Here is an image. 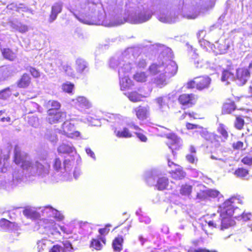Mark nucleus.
I'll return each mask as SVG.
<instances>
[{
	"instance_id": "obj_1",
	"label": "nucleus",
	"mask_w": 252,
	"mask_h": 252,
	"mask_svg": "<svg viewBox=\"0 0 252 252\" xmlns=\"http://www.w3.org/2000/svg\"><path fill=\"white\" fill-rule=\"evenodd\" d=\"M97 4L89 0L82 1L76 9L75 15L83 23L91 24L93 15L98 11Z\"/></svg>"
},
{
	"instance_id": "obj_2",
	"label": "nucleus",
	"mask_w": 252,
	"mask_h": 252,
	"mask_svg": "<svg viewBox=\"0 0 252 252\" xmlns=\"http://www.w3.org/2000/svg\"><path fill=\"white\" fill-rule=\"evenodd\" d=\"M238 199L235 197H231L226 200L220 208V216L221 218V229L228 228L231 225V218L234 214L235 208H237L236 202Z\"/></svg>"
},
{
	"instance_id": "obj_3",
	"label": "nucleus",
	"mask_w": 252,
	"mask_h": 252,
	"mask_svg": "<svg viewBox=\"0 0 252 252\" xmlns=\"http://www.w3.org/2000/svg\"><path fill=\"white\" fill-rule=\"evenodd\" d=\"M220 135L215 133H209L206 140L211 144L212 148H218L221 146V143L224 142L228 138L229 134L226 126L222 123L219 124L217 129Z\"/></svg>"
},
{
	"instance_id": "obj_4",
	"label": "nucleus",
	"mask_w": 252,
	"mask_h": 252,
	"mask_svg": "<svg viewBox=\"0 0 252 252\" xmlns=\"http://www.w3.org/2000/svg\"><path fill=\"white\" fill-rule=\"evenodd\" d=\"M211 82V79L209 77L200 76L189 81L186 84V87L188 89L195 88L199 91H202L208 88Z\"/></svg>"
},
{
	"instance_id": "obj_5",
	"label": "nucleus",
	"mask_w": 252,
	"mask_h": 252,
	"mask_svg": "<svg viewBox=\"0 0 252 252\" xmlns=\"http://www.w3.org/2000/svg\"><path fill=\"white\" fill-rule=\"evenodd\" d=\"M59 132L72 139L77 138L80 135V132L75 130L74 125L69 120H66L62 124L61 129L59 130Z\"/></svg>"
},
{
	"instance_id": "obj_6",
	"label": "nucleus",
	"mask_w": 252,
	"mask_h": 252,
	"mask_svg": "<svg viewBox=\"0 0 252 252\" xmlns=\"http://www.w3.org/2000/svg\"><path fill=\"white\" fill-rule=\"evenodd\" d=\"M197 98V95L193 93L182 94L179 95L177 100L182 106L190 107L196 104Z\"/></svg>"
},
{
	"instance_id": "obj_7",
	"label": "nucleus",
	"mask_w": 252,
	"mask_h": 252,
	"mask_svg": "<svg viewBox=\"0 0 252 252\" xmlns=\"http://www.w3.org/2000/svg\"><path fill=\"white\" fill-rule=\"evenodd\" d=\"M66 117L65 112L58 111L47 112L46 121L49 124H54L60 123Z\"/></svg>"
},
{
	"instance_id": "obj_8",
	"label": "nucleus",
	"mask_w": 252,
	"mask_h": 252,
	"mask_svg": "<svg viewBox=\"0 0 252 252\" xmlns=\"http://www.w3.org/2000/svg\"><path fill=\"white\" fill-rule=\"evenodd\" d=\"M250 71L246 67H239L236 70V77L240 85L246 84L250 77Z\"/></svg>"
},
{
	"instance_id": "obj_9",
	"label": "nucleus",
	"mask_w": 252,
	"mask_h": 252,
	"mask_svg": "<svg viewBox=\"0 0 252 252\" xmlns=\"http://www.w3.org/2000/svg\"><path fill=\"white\" fill-rule=\"evenodd\" d=\"M168 140L166 144L168 147L173 152L180 149L181 144L180 143V139L174 133H169L166 135Z\"/></svg>"
},
{
	"instance_id": "obj_10",
	"label": "nucleus",
	"mask_w": 252,
	"mask_h": 252,
	"mask_svg": "<svg viewBox=\"0 0 252 252\" xmlns=\"http://www.w3.org/2000/svg\"><path fill=\"white\" fill-rule=\"evenodd\" d=\"M130 225L126 221L115 227L113 231L117 234V236H121L123 238L128 234Z\"/></svg>"
},
{
	"instance_id": "obj_11",
	"label": "nucleus",
	"mask_w": 252,
	"mask_h": 252,
	"mask_svg": "<svg viewBox=\"0 0 252 252\" xmlns=\"http://www.w3.org/2000/svg\"><path fill=\"white\" fill-rule=\"evenodd\" d=\"M192 189L193 186L188 183L182 184L179 189V194L184 199L190 198Z\"/></svg>"
},
{
	"instance_id": "obj_12",
	"label": "nucleus",
	"mask_w": 252,
	"mask_h": 252,
	"mask_svg": "<svg viewBox=\"0 0 252 252\" xmlns=\"http://www.w3.org/2000/svg\"><path fill=\"white\" fill-rule=\"evenodd\" d=\"M28 157V154L27 153L22 152L18 146H15L13 161L16 164H20L21 162L27 159Z\"/></svg>"
},
{
	"instance_id": "obj_13",
	"label": "nucleus",
	"mask_w": 252,
	"mask_h": 252,
	"mask_svg": "<svg viewBox=\"0 0 252 252\" xmlns=\"http://www.w3.org/2000/svg\"><path fill=\"white\" fill-rule=\"evenodd\" d=\"M63 9V3L60 2H55L51 7V10L49 17V21L53 22L57 17Z\"/></svg>"
},
{
	"instance_id": "obj_14",
	"label": "nucleus",
	"mask_w": 252,
	"mask_h": 252,
	"mask_svg": "<svg viewBox=\"0 0 252 252\" xmlns=\"http://www.w3.org/2000/svg\"><path fill=\"white\" fill-rule=\"evenodd\" d=\"M32 83V78L27 73H24L17 81V86L19 88H28Z\"/></svg>"
},
{
	"instance_id": "obj_15",
	"label": "nucleus",
	"mask_w": 252,
	"mask_h": 252,
	"mask_svg": "<svg viewBox=\"0 0 252 252\" xmlns=\"http://www.w3.org/2000/svg\"><path fill=\"white\" fill-rule=\"evenodd\" d=\"M34 168L36 173L38 175H42L49 173L50 165L48 162H45L43 164L39 161H36Z\"/></svg>"
},
{
	"instance_id": "obj_16",
	"label": "nucleus",
	"mask_w": 252,
	"mask_h": 252,
	"mask_svg": "<svg viewBox=\"0 0 252 252\" xmlns=\"http://www.w3.org/2000/svg\"><path fill=\"white\" fill-rule=\"evenodd\" d=\"M61 104L56 100H49L44 104L47 109V112L60 111Z\"/></svg>"
},
{
	"instance_id": "obj_17",
	"label": "nucleus",
	"mask_w": 252,
	"mask_h": 252,
	"mask_svg": "<svg viewBox=\"0 0 252 252\" xmlns=\"http://www.w3.org/2000/svg\"><path fill=\"white\" fill-rule=\"evenodd\" d=\"M171 177L175 180H181L185 178L186 174L183 170V168L180 166L176 168L174 170L169 172Z\"/></svg>"
},
{
	"instance_id": "obj_18",
	"label": "nucleus",
	"mask_w": 252,
	"mask_h": 252,
	"mask_svg": "<svg viewBox=\"0 0 252 252\" xmlns=\"http://www.w3.org/2000/svg\"><path fill=\"white\" fill-rule=\"evenodd\" d=\"M136 117L140 120H144L147 118L148 110L146 107L139 105L134 109Z\"/></svg>"
},
{
	"instance_id": "obj_19",
	"label": "nucleus",
	"mask_w": 252,
	"mask_h": 252,
	"mask_svg": "<svg viewBox=\"0 0 252 252\" xmlns=\"http://www.w3.org/2000/svg\"><path fill=\"white\" fill-rule=\"evenodd\" d=\"M178 66L174 62H170L166 66H164L163 73L172 76L176 74Z\"/></svg>"
},
{
	"instance_id": "obj_20",
	"label": "nucleus",
	"mask_w": 252,
	"mask_h": 252,
	"mask_svg": "<svg viewBox=\"0 0 252 252\" xmlns=\"http://www.w3.org/2000/svg\"><path fill=\"white\" fill-rule=\"evenodd\" d=\"M101 241L103 244L106 243V239L103 236H97V238L92 239L90 243V247L96 250H100L102 248Z\"/></svg>"
},
{
	"instance_id": "obj_21",
	"label": "nucleus",
	"mask_w": 252,
	"mask_h": 252,
	"mask_svg": "<svg viewBox=\"0 0 252 252\" xmlns=\"http://www.w3.org/2000/svg\"><path fill=\"white\" fill-rule=\"evenodd\" d=\"M124 239L121 236H117L113 240L112 246L115 252H120L123 250Z\"/></svg>"
},
{
	"instance_id": "obj_22",
	"label": "nucleus",
	"mask_w": 252,
	"mask_h": 252,
	"mask_svg": "<svg viewBox=\"0 0 252 252\" xmlns=\"http://www.w3.org/2000/svg\"><path fill=\"white\" fill-rule=\"evenodd\" d=\"M149 70L153 75H156L160 72H164V64L163 63L158 64L156 63H152L149 67Z\"/></svg>"
},
{
	"instance_id": "obj_23",
	"label": "nucleus",
	"mask_w": 252,
	"mask_h": 252,
	"mask_svg": "<svg viewBox=\"0 0 252 252\" xmlns=\"http://www.w3.org/2000/svg\"><path fill=\"white\" fill-rule=\"evenodd\" d=\"M75 150V148L69 144L62 143L59 145L57 151L59 154H70Z\"/></svg>"
},
{
	"instance_id": "obj_24",
	"label": "nucleus",
	"mask_w": 252,
	"mask_h": 252,
	"mask_svg": "<svg viewBox=\"0 0 252 252\" xmlns=\"http://www.w3.org/2000/svg\"><path fill=\"white\" fill-rule=\"evenodd\" d=\"M24 215L28 219L36 220L40 218V214L31 208H25L23 212Z\"/></svg>"
},
{
	"instance_id": "obj_25",
	"label": "nucleus",
	"mask_w": 252,
	"mask_h": 252,
	"mask_svg": "<svg viewBox=\"0 0 252 252\" xmlns=\"http://www.w3.org/2000/svg\"><path fill=\"white\" fill-rule=\"evenodd\" d=\"M116 136L118 138H130L133 136L132 132L127 127H124L122 130H115Z\"/></svg>"
},
{
	"instance_id": "obj_26",
	"label": "nucleus",
	"mask_w": 252,
	"mask_h": 252,
	"mask_svg": "<svg viewBox=\"0 0 252 252\" xmlns=\"http://www.w3.org/2000/svg\"><path fill=\"white\" fill-rule=\"evenodd\" d=\"M169 181L166 177L159 178L157 181L156 187L158 190H163L166 189L168 186Z\"/></svg>"
},
{
	"instance_id": "obj_27",
	"label": "nucleus",
	"mask_w": 252,
	"mask_h": 252,
	"mask_svg": "<svg viewBox=\"0 0 252 252\" xmlns=\"http://www.w3.org/2000/svg\"><path fill=\"white\" fill-rule=\"evenodd\" d=\"M222 108L224 113L230 114L236 109V106L233 101H229L223 104Z\"/></svg>"
},
{
	"instance_id": "obj_28",
	"label": "nucleus",
	"mask_w": 252,
	"mask_h": 252,
	"mask_svg": "<svg viewBox=\"0 0 252 252\" xmlns=\"http://www.w3.org/2000/svg\"><path fill=\"white\" fill-rule=\"evenodd\" d=\"M1 53L4 57L6 60L9 61H13L15 58L14 53L13 51L9 48H5L1 50Z\"/></svg>"
},
{
	"instance_id": "obj_29",
	"label": "nucleus",
	"mask_w": 252,
	"mask_h": 252,
	"mask_svg": "<svg viewBox=\"0 0 252 252\" xmlns=\"http://www.w3.org/2000/svg\"><path fill=\"white\" fill-rule=\"evenodd\" d=\"M148 75L145 72H136L133 76V78L138 82H145L148 79Z\"/></svg>"
},
{
	"instance_id": "obj_30",
	"label": "nucleus",
	"mask_w": 252,
	"mask_h": 252,
	"mask_svg": "<svg viewBox=\"0 0 252 252\" xmlns=\"http://www.w3.org/2000/svg\"><path fill=\"white\" fill-rule=\"evenodd\" d=\"M76 64V70L78 73L81 74L88 71V67L85 62L82 60H78L77 61Z\"/></svg>"
},
{
	"instance_id": "obj_31",
	"label": "nucleus",
	"mask_w": 252,
	"mask_h": 252,
	"mask_svg": "<svg viewBox=\"0 0 252 252\" xmlns=\"http://www.w3.org/2000/svg\"><path fill=\"white\" fill-rule=\"evenodd\" d=\"M127 97L131 101L136 102L140 101L144 96L136 91H132L128 94Z\"/></svg>"
},
{
	"instance_id": "obj_32",
	"label": "nucleus",
	"mask_w": 252,
	"mask_h": 252,
	"mask_svg": "<svg viewBox=\"0 0 252 252\" xmlns=\"http://www.w3.org/2000/svg\"><path fill=\"white\" fill-rule=\"evenodd\" d=\"M249 171L245 168L239 167L236 169L234 172V175L238 177L243 178L249 174Z\"/></svg>"
},
{
	"instance_id": "obj_33",
	"label": "nucleus",
	"mask_w": 252,
	"mask_h": 252,
	"mask_svg": "<svg viewBox=\"0 0 252 252\" xmlns=\"http://www.w3.org/2000/svg\"><path fill=\"white\" fill-rule=\"evenodd\" d=\"M11 119L9 115L6 113L5 109L0 110V122L2 123H9Z\"/></svg>"
},
{
	"instance_id": "obj_34",
	"label": "nucleus",
	"mask_w": 252,
	"mask_h": 252,
	"mask_svg": "<svg viewBox=\"0 0 252 252\" xmlns=\"http://www.w3.org/2000/svg\"><path fill=\"white\" fill-rule=\"evenodd\" d=\"M196 113L194 112H184L180 117V120H185L187 119V117H188L189 120L196 119Z\"/></svg>"
},
{
	"instance_id": "obj_35",
	"label": "nucleus",
	"mask_w": 252,
	"mask_h": 252,
	"mask_svg": "<svg viewBox=\"0 0 252 252\" xmlns=\"http://www.w3.org/2000/svg\"><path fill=\"white\" fill-rule=\"evenodd\" d=\"M16 225L15 222H12L7 219L2 218L0 220V226L2 228L8 229L10 227Z\"/></svg>"
},
{
	"instance_id": "obj_36",
	"label": "nucleus",
	"mask_w": 252,
	"mask_h": 252,
	"mask_svg": "<svg viewBox=\"0 0 252 252\" xmlns=\"http://www.w3.org/2000/svg\"><path fill=\"white\" fill-rule=\"evenodd\" d=\"M245 125L244 119L240 116L236 117L234 123V126L238 130H241L243 128Z\"/></svg>"
},
{
	"instance_id": "obj_37",
	"label": "nucleus",
	"mask_w": 252,
	"mask_h": 252,
	"mask_svg": "<svg viewBox=\"0 0 252 252\" xmlns=\"http://www.w3.org/2000/svg\"><path fill=\"white\" fill-rule=\"evenodd\" d=\"M232 147L234 150L242 151L245 150L244 142L241 141L233 142L232 144Z\"/></svg>"
},
{
	"instance_id": "obj_38",
	"label": "nucleus",
	"mask_w": 252,
	"mask_h": 252,
	"mask_svg": "<svg viewBox=\"0 0 252 252\" xmlns=\"http://www.w3.org/2000/svg\"><path fill=\"white\" fill-rule=\"evenodd\" d=\"M222 152H223L221 150V149L219 150L218 151L216 150L212 151L211 158L213 159L220 160L222 159L221 155Z\"/></svg>"
},
{
	"instance_id": "obj_39",
	"label": "nucleus",
	"mask_w": 252,
	"mask_h": 252,
	"mask_svg": "<svg viewBox=\"0 0 252 252\" xmlns=\"http://www.w3.org/2000/svg\"><path fill=\"white\" fill-rule=\"evenodd\" d=\"M233 74L228 70H224L222 72L221 80L227 81L229 79L232 78Z\"/></svg>"
},
{
	"instance_id": "obj_40",
	"label": "nucleus",
	"mask_w": 252,
	"mask_h": 252,
	"mask_svg": "<svg viewBox=\"0 0 252 252\" xmlns=\"http://www.w3.org/2000/svg\"><path fill=\"white\" fill-rule=\"evenodd\" d=\"M111 226L110 224H106L104 227L99 228L98 229V232L100 234L98 236L104 237L107 235L110 231V227Z\"/></svg>"
},
{
	"instance_id": "obj_41",
	"label": "nucleus",
	"mask_w": 252,
	"mask_h": 252,
	"mask_svg": "<svg viewBox=\"0 0 252 252\" xmlns=\"http://www.w3.org/2000/svg\"><path fill=\"white\" fill-rule=\"evenodd\" d=\"M27 69L29 70L30 74L32 75L33 78H39L40 76V71L32 66H29Z\"/></svg>"
},
{
	"instance_id": "obj_42",
	"label": "nucleus",
	"mask_w": 252,
	"mask_h": 252,
	"mask_svg": "<svg viewBox=\"0 0 252 252\" xmlns=\"http://www.w3.org/2000/svg\"><path fill=\"white\" fill-rule=\"evenodd\" d=\"M47 139L51 143L56 144L58 141L57 135L54 132H50L47 134Z\"/></svg>"
},
{
	"instance_id": "obj_43",
	"label": "nucleus",
	"mask_w": 252,
	"mask_h": 252,
	"mask_svg": "<svg viewBox=\"0 0 252 252\" xmlns=\"http://www.w3.org/2000/svg\"><path fill=\"white\" fill-rule=\"evenodd\" d=\"M7 91L10 92L9 87L0 91V99L5 100L10 96V94L6 93Z\"/></svg>"
},
{
	"instance_id": "obj_44",
	"label": "nucleus",
	"mask_w": 252,
	"mask_h": 252,
	"mask_svg": "<svg viewBox=\"0 0 252 252\" xmlns=\"http://www.w3.org/2000/svg\"><path fill=\"white\" fill-rule=\"evenodd\" d=\"M74 88V85L72 83H64L62 85V88L65 92L70 93Z\"/></svg>"
},
{
	"instance_id": "obj_45",
	"label": "nucleus",
	"mask_w": 252,
	"mask_h": 252,
	"mask_svg": "<svg viewBox=\"0 0 252 252\" xmlns=\"http://www.w3.org/2000/svg\"><path fill=\"white\" fill-rule=\"evenodd\" d=\"M155 83L160 87L165 85L166 84L165 76L156 78L155 80Z\"/></svg>"
},
{
	"instance_id": "obj_46",
	"label": "nucleus",
	"mask_w": 252,
	"mask_h": 252,
	"mask_svg": "<svg viewBox=\"0 0 252 252\" xmlns=\"http://www.w3.org/2000/svg\"><path fill=\"white\" fill-rule=\"evenodd\" d=\"M21 167L24 170H28L32 167V162L28 160H25L20 163Z\"/></svg>"
},
{
	"instance_id": "obj_47",
	"label": "nucleus",
	"mask_w": 252,
	"mask_h": 252,
	"mask_svg": "<svg viewBox=\"0 0 252 252\" xmlns=\"http://www.w3.org/2000/svg\"><path fill=\"white\" fill-rule=\"evenodd\" d=\"M16 30L21 33H24L28 31L29 28L27 25L20 24L17 26Z\"/></svg>"
},
{
	"instance_id": "obj_48",
	"label": "nucleus",
	"mask_w": 252,
	"mask_h": 252,
	"mask_svg": "<svg viewBox=\"0 0 252 252\" xmlns=\"http://www.w3.org/2000/svg\"><path fill=\"white\" fill-rule=\"evenodd\" d=\"M241 162L247 165L251 166L252 165V157L250 156H245L241 159Z\"/></svg>"
},
{
	"instance_id": "obj_49",
	"label": "nucleus",
	"mask_w": 252,
	"mask_h": 252,
	"mask_svg": "<svg viewBox=\"0 0 252 252\" xmlns=\"http://www.w3.org/2000/svg\"><path fill=\"white\" fill-rule=\"evenodd\" d=\"M62 162L59 158H56L53 164L54 168L56 171H59L61 169Z\"/></svg>"
},
{
	"instance_id": "obj_50",
	"label": "nucleus",
	"mask_w": 252,
	"mask_h": 252,
	"mask_svg": "<svg viewBox=\"0 0 252 252\" xmlns=\"http://www.w3.org/2000/svg\"><path fill=\"white\" fill-rule=\"evenodd\" d=\"M135 134L141 141L143 142H147V137L143 132H136Z\"/></svg>"
},
{
	"instance_id": "obj_51",
	"label": "nucleus",
	"mask_w": 252,
	"mask_h": 252,
	"mask_svg": "<svg viewBox=\"0 0 252 252\" xmlns=\"http://www.w3.org/2000/svg\"><path fill=\"white\" fill-rule=\"evenodd\" d=\"M188 252H218L216 250L210 251L205 248H199L194 250H189Z\"/></svg>"
},
{
	"instance_id": "obj_52",
	"label": "nucleus",
	"mask_w": 252,
	"mask_h": 252,
	"mask_svg": "<svg viewBox=\"0 0 252 252\" xmlns=\"http://www.w3.org/2000/svg\"><path fill=\"white\" fill-rule=\"evenodd\" d=\"M63 248L61 246L58 245H54L50 250L49 252H62Z\"/></svg>"
},
{
	"instance_id": "obj_53",
	"label": "nucleus",
	"mask_w": 252,
	"mask_h": 252,
	"mask_svg": "<svg viewBox=\"0 0 252 252\" xmlns=\"http://www.w3.org/2000/svg\"><path fill=\"white\" fill-rule=\"evenodd\" d=\"M156 101L160 108L162 107L165 104V102L164 100V98L162 96L157 97L156 99Z\"/></svg>"
},
{
	"instance_id": "obj_54",
	"label": "nucleus",
	"mask_w": 252,
	"mask_h": 252,
	"mask_svg": "<svg viewBox=\"0 0 252 252\" xmlns=\"http://www.w3.org/2000/svg\"><path fill=\"white\" fill-rule=\"evenodd\" d=\"M252 214L250 213H243L241 215V218L244 221L250 220Z\"/></svg>"
},
{
	"instance_id": "obj_55",
	"label": "nucleus",
	"mask_w": 252,
	"mask_h": 252,
	"mask_svg": "<svg viewBox=\"0 0 252 252\" xmlns=\"http://www.w3.org/2000/svg\"><path fill=\"white\" fill-rule=\"evenodd\" d=\"M186 128L188 130H191L193 129H196L198 128V126L195 124L189 123H187L186 124Z\"/></svg>"
},
{
	"instance_id": "obj_56",
	"label": "nucleus",
	"mask_w": 252,
	"mask_h": 252,
	"mask_svg": "<svg viewBox=\"0 0 252 252\" xmlns=\"http://www.w3.org/2000/svg\"><path fill=\"white\" fill-rule=\"evenodd\" d=\"M63 69L64 71L66 74H67L68 75H69V74L71 75L72 74V68L70 66H69L68 65H64L63 67Z\"/></svg>"
},
{
	"instance_id": "obj_57",
	"label": "nucleus",
	"mask_w": 252,
	"mask_h": 252,
	"mask_svg": "<svg viewBox=\"0 0 252 252\" xmlns=\"http://www.w3.org/2000/svg\"><path fill=\"white\" fill-rule=\"evenodd\" d=\"M187 159L190 163H193L195 161L194 157L192 155H188L187 156Z\"/></svg>"
},
{
	"instance_id": "obj_58",
	"label": "nucleus",
	"mask_w": 252,
	"mask_h": 252,
	"mask_svg": "<svg viewBox=\"0 0 252 252\" xmlns=\"http://www.w3.org/2000/svg\"><path fill=\"white\" fill-rule=\"evenodd\" d=\"M168 165L170 167H172L173 166H177L178 167L180 166L179 165L174 163L173 161H172L170 159H168Z\"/></svg>"
},
{
	"instance_id": "obj_59",
	"label": "nucleus",
	"mask_w": 252,
	"mask_h": 252,
	"mask_svg": "<svg viewBox=\"0 0 252 252\" xmlns=\"http://www.w3.org/2000/svg\"><path fill=\"white\" fill-rule=\"evenodd\" d=\"M208 224L209 226L212 227H216L217 226V224L214 222L213 220H210L208 222Z\"/></svg>"
},
{
	"instance_id": "obj_60",
	"label": "nucleus",
	"mask_w": 252,
	"mask_h": 252,
	"mask_svg": "<svg viewBox=\"0 0 252 252\" xmlns=\"http://www.w3.org/2000/svg\"><path fill=\"white\" fill-rule=\"evenodd\" d=\"M70 164V160L69 159H65L63 161V167L65 169L67 167H68V165Z\"/></svg>"
},
{
	"instance_id": "obj_61",
	"label": "nucleus",
	"mask_w": 252,
	"mask_h": 252,
	"mask_svg": "<svg viewBox=\"0 0 252 252\" xmlns=\"http://www.w3.org/2000/svg\"><path fill=\"white\" fill-rule=\"evenodd\" d=\"M130 126H131V127H133L135 130H139V131H142V132L143 131V130L140 127H139L138 126L135 125L134 124L130 125Z\"/></svg>"
},
{
	"instance_id": "obj_62",
	"label": "nucleus",
	"mask_w": 252,
	"mask_h": 252,
	"mask_svg": "<svg viewBox=\"0 0 252 252\" xmlns=\"http://www.w3.org/2000/svg\"><path fill=\"white\" fill-rule=\"evenodd\" d=\"M86 152L88 154H90L91 157H93L94 156V153L91 151V150L90 149H88L86 150Z\"/></svg>"
},
{
	"instance_id": "obj_63",
	"label": "nucleus",
	"mask_w": 252,
	"mask_h": 252,
	"mask_svg": "<svg viewBox=\"0 0 252 252\" xmlns=\"http://www.w3.org/2000/svg\"><path fill=\"white\" fill-rule=\"evenodd\" d=\"M189 151L192 153H196V150L194 147L191 146L190 147Z\"/></svg>"
},
{
	"instance_id": "obj_64",
	"label": "nucleus",
	"mask_w": 252,
	"mask_h": 252,
	"mask_svg": "<svg viewBox=\"0 0 252 252\" xmlns=\"http://www.w3.org/2000/svg\"><path fill=\"white\" fill-rule=\"evenodd\" d=\"M247 68L249 69V70L250 69H252V61L249 63V66H248V68Z\"/></svg>"
}]
</instances>
